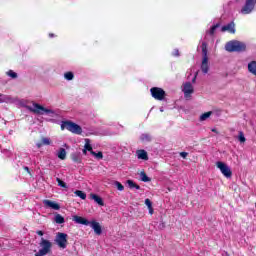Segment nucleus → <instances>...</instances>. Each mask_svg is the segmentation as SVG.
Listing matches in <instances>:
<instances>
[{
  "instance_id": "obj_10",
  "label": "nucleus",
  "mask_w": 256,
  "mask_h": 256,
  "mask_svg": "<svg viewBox=\"0 0 256 256\" xmlns=\"http://www.w3.org/2000/svg\"><path fill=\"white\" fill-rule=\"evenodd\" d=\"M43 204L45 205V207L54 209V211H59V209H61V206L57 202L51 200H43Z\"/></svg>"
},
{
  "instance_id": "obj_25",
  "label": "nucleus",
  "mask_w": 256,
  "mask_h": 256,
  "mask_svg": "<svg viewBox=\"0 0 256 256\" xmlns=\"http://www.w3.org/2000/svg\"><path fill=\"white\" fill-rule=\"evenodd\" d=\"M127 184L130 187V189H141V187L137 185L135 182H133V180H128Z\"/></svg>"
},
{
  "instance_id": "obj_24",
  "label": "nucleus",
  "mask_w": 256,
  "mask_h": 256,
  "mask_svg": "<svg viewBox=\"0 0 256 256\" xmlns=\"http://www.w3.org/2000/svg\"><path fill=\"white\" fill-rule=\"evenodd\" d=\"M216 167L220 169L221 173L225 175V163L223 162H216Z\"/></svg>"
},
{
  "instance_id": "obj_4",
  "label": "nucleus",
  "mask_w": 256,
  "mask_h": 256,
  "mask_svg": "<svg viewBox=\"0 0 256 256\" xmlns=\"http://www.w3.org/2000/svg\"><path fill=\"white\" fill-rule=\"evenodd\" d=\"M65 129L70 131V133H74L75 135H81L83 133V128L72 121H62L61 130L65 131Z\"/></svg>"
},
{
  "instance_id": "obj_42",
  "label": "nucleus",
  "mask_w": 256,
  "mask_h": 256,
  "mask_svg": "<svg viewBox=\"0 0 256 256\" xmlns=\"http://www.w3.org/2000/svg\"><path fill=\"white\" fill-rule=\"evenodd\" d=\"M148 210H149L150 215H153V206H150V208H148Z\"/></svg>"
},
{
  "instance_id": "obj_44",
  "label": "nucleus",
  "mask_w": 256,
  "mask_h": 256,
  "mask_svg": "<svg viewBox=\"0 0 256 256\" xmlns=\"http://www.w3.org/2000/svg\"><path fill=\"white\" fill-rule=\"evenodd\" d=\"M87 151H88V150L84 148V149H83V154H84V155H87Z\"/></svg>"
},
{
  "instance_id": "obj_14",
  "label": "nucleus",
  "mask_w": 256,
  "mask_h": 256,
  "mask_svg": "<svg viewBox=\"0 0 256 256\" xmlns=\"http://www.w3.org/2000/svg\"><path fill=\"white\" fill-rule=\"evenodd\" d=\"M136 155L138 159H142L143 161H149V155L147 154V151L145 150H138L136 152Z\"/></svg>"
},
{
  "instance_id": "obj_50",
  "label": "nucleus",
  "mask_w": 256,
  "mask_h": 256,
  "mask_svg": "<svg viewBox=\"0 0 256 256\" xmlns=\"http://www.w3.org/2000/svg\"><path fill=\"white\" fill-rule=\"evenodd\" d=\"M226 256H228V255L226 254Z\"/></svg>"
},
{
  "instance_id": "obj_18",
  "label": "nucleus",
  "mask_w": 256,
  "mask_h": 256,
  "mask_svg": "<svg viewBox=\"0 0 256 256\" xmlns=\"http://www.w3.org/2000/svg\"><path fill=\"white\" fill-rule=\"evenodd\" d=\"M54 221L58 225H61V224L65 223V218H63V216H61V214H56L55 218H54Z\"/></svg>"
},
{
  "instance_id": "obj_32",
  "label": "nucleus",
  "mask_w": 256,
  "mask_h": 256,
  "mask_svg": "<svg viewBox=\"0 0 256 256\" xmlns=\"http://www.w3.org/2000/svg\"><path fill=\"white\" fill-rule=\"evenodd\" d=\"M91 155H93V157H96V159H103V153L102 152L96 153L95 151H91Z\"/></svg>"
},
{
  "instance_id": "obj_31",
  "label": "nucleus",
  "mask_w": 256,
  "mask_h": 256,
  "mask_svg": "<svg viewBox=\"0 0 256 256\" xmlns=\"http://www.w3.org/2000/svg\"><path fill=\"white\" fill-rule=\"evenodd\" d=\"M114 185H115L116 189H118V191H123L125 189V186H123V184H121V182H119V181H115Z\"/></svg>"
},
{
  "instance_id": "obj_3",
  "label": "nucleus",
  "mask_w": 256,
  "mask_h": 256,
  "mask_svg": "<svg viewBox=\"0 0 256 256\" xmlns=\"http://www.w3.org/2000/svg\"><path fill=\"white\" fill-rule=\"evenodd\" d=\"M245 49H247L245 43L237 40L229 41L226 44V51H229L230 53H241L245 51Z\"/></svg>"
},
{
  "instance_id": "obj_11",
  "label": "nucleus",
  "mask_w": 256,
  "mask_h": 256,
  "mask_svg": "<svg viewBox=\"0 0 256 256\" xmlns=\"http://www.w3.org/2000/svg\"><path fill=\"white\" fill-rule=\"evenodd\" d=\"M73 221H75V223H78L79 225H86L89 226L91 225V222L81 216H73Z\"/></svg>"
},
{
  "instance_id": "obj_20",
  "label": "nucleus",
  "mask_w": 256,
  "mask_h": 256,
  "mask_svg": "<svg viewBox=\"0 0 256 256\" xmlns=\"http://www.w3.org/2000/svg\"><path fill=\"white\" fill-rule=\"evenodd\" d=\"M91 199H93L95 201V203H97L98 205H103V199L99 196H97L96 194H91L90 195Z\"/></svg>"
},
{
  "instance_id": "obj_22",
  "label": "nucleus",
  "mask_w": 256,
  "mask_h": 256,
  "mask_svg": "<svg viewBox=\"0 0 256 256\" xmlns=\"http://www.w3.org/2000/svg\"><path fill=\"white\" fill-rule=\"evenodd\" d=\"M225 31H229L230 33H235V23L231 22L230 24L226 25Z\"/></svg>"
},
{
  "instance_id": "obj_37",
  "label": "nucleus",
  "mask_w": 256,
  "mask_h": 256,
  "mask_svg": "<svg viewBox=\"0 0 256 256\" xmlns=\"http://www.w3.org/2000/svg\"><path fill=\"white\" fill-rule=\"evenodd\" d=\"M72 160L75 162V163H79L80 159L78 158L77 155H72Z\"/></svg>"
},
{
  "instance_id": "obj_43",
  "label": "nucleus",
  "mask_w": 256,
  "mask_h": 256,
  "mask_svg": "<svg viewBox=\"0 0 256 256\" xmlns=\"http://www.w3.org/2000/svg\"><path fill=\"white\" fill-rule=\"evenodd\" d=\"M37 235H40V237H43V231L41 230L37 231Z\"/></svg>"
},
{
  "instance_id": "obj_23",
  "label": "nucleus",
  "mask_w": 256,
  "mask_h": 256,
  "mask_svg": "<svg viewBox=\"0 0 256 256\" xmlns=\"http://www.w3.org/2000/svg\"><path fill=\"white\" fill-rule=\"evenodd\" d=\"M141 141H143L144 143H149L151 141V135L149 134H142L140 136Z\"/></svg>"
},
{
  "instance_id": "obj_8",
  "label": "nucleus",
  "mask_w": 256,
  "mask_h": 256,
  "mask_svg": "<svg viewBox=\"0 0 256 256\" xmlns=\"http://www.w3.org/2000/svg\"><path fill=\"white\" fill-rule=\"evenodd\" d=\"M256 0H246L244 7L241 9L243 15H249L255 9Z\"/></svg>"
},
{
  "instance_id": "obj_35",
  "label": "nucleus",
  "mask_w": 256,
  "mask_h": 256,
  "mask_svg": "<svg viewBox=\"0 0 256 256\" xmlns=\"http://www.w3.org/2000/svg\"><path fill=\"white\" fill-rule=\"evenodd\" d=\"M145 205L149 208L153 207V203L149 198L145 199Z\"/></svg>"
},
{
  "instance_id": "obj_15",
  "label": "nucleus",
  "mask_w": 256,
  "mask_h": 256,
  "mask_svg": "<svg viewBox=\"0 0 256 256\" xmlns=\"http://www.w3.org/2000/svg\"><path fill=\"white\" fill-rule=\"evenodd\" d=\"M57 157L62 161H65V159H67V151L64 148H60L58 150Z\"/></svg>"
},
{
  "instance_id": "obj_9",
  "label": "nucleus",
  "mask_w": 256,
  "mask_h": 256,
  "mask_svg": "<svg viewBox=\"0 0 256 256\" xmlns=\"http://www.w3.org/2000/svg\"><path fill=\"white\" fill-rule=\"evenodd\" d=\"M182 91L184 93V97L186 99H189V97H191V95H193L195 90H194L193 84H191V82H186L183 84Z\"/></svg>"
},
{
  "instance_id": "obj_34",
  "label": "nucleus",
  "mask_w": 256,
  "mask_h": 256,
  "mask_svg": "<svg viewBox=\"0 0 256 256\" xmlns=\"http://www.w3.org/2000/svg\"><path fill=\"white\" fill-rule=\"evenodd\" d=\"M43 145H51V140L49 138H42Z\"/></svg>"
},
{
  "instance_id": "obj_21",
  "label": "nucleus",
  "mask_w": 256,
  "mask_h": 256,
  "mask_svg": "<svg viewBox=\"0 0 256 256\" xmlns=\"http://www.w3.org/2000/svg\"><path fill=\"white\" fill-rule=\"evenodd\" d=\"M64 79H66V81H73V79H75V75L73 72H66L64 73Z\"/></svg>"
},
{
  "instance_id": "obj_2",
  "label": "nucleus",
  "mask_w": 256,
  "mask_h": 256,
  "mask_svg": "<svg viewBox=\"0 0 256 256\" xmlns=\"http://www.w3.org/2000/svg\"><path fill=\"white\" fill-rule=\"evenodd\" d=\"M207 45V40L202 41L200 45L202 51L201 71L202 73H204V75H207L209 73V56L207 54Z\"/></svg>"
},
{
  "instance_id": "obj_27",
  "label": "nucleus",
  "mask_w": 256,
  "mask_h": 256,
  "mask_svg": "<svg viewBox=\"0 0 256 256\" xmlns=\"http://www.w3.org/2000/svg\"><path fill=\"white\" fill-rule=\"evenodd\" d=\"M75 195H77V197H80V199H87V194H85V192L81 190H76Z\"/></svg>"
},
{
  "instance_id": "obj_16",
  "label": "nucleus",
  "mask_w": 256,
  "mask_h": 256,
  "mask_svg": "<svg viewBox=\"0 0 256 256\" xmlns=\"http://www.w3.org/2000/svg\"><path fill=\"white\" fill-rule=\"evenodd\" d=\"M248 71L249 73H251L252 75H255L256 77V61H251L248 64Z\"/></svg>"
},
{
  "instance_id": "obj_29",
  "label": "nucleus",
  "mask_w": 256,
  "mask_h": 256,
  "mask_svg": "<svg viewBox=\"0 0 256 256\" xmlns=\"http://www.w3.org/2000/svg\"><path fill=\"white\" fill-rule=\"evenodd\" d=\"M140 177L141 181H143L144 183H148V181H151V179L147 176V174H145V172H141Z\"/></svg>"
},
{
  "instance_id": "obj_7",
  "label": "nucleus",
  "mask_w": 256,
  "mask_h": 256,
  "mask_svg": "<svg viewBox=\"0 0 256 256\" xmlns=\"http://www.w3.org/2000/svg\"><path fill=\"white\" fill-rule=\"evenodd\" d=\"M150 93L157 101H163V99H165V90L162 88L153 87L150 89Z\"/></svg>"
},
{
  "instance_id": "obj_39",
  "label": "nucleus",
  "mask_w": 256,
  "mask_h": 256,
  "mask_svg": "<svg viewBox=\"0 0 256 256\" xmlns=\"http://www.w3.org/2000/svg\"><path fill=\"white\" fill-rule=\"evenodd\" d=\"M55 37H57V35H55L54 33H50L48 35V39H55Z\"/></svg>"
},
{
  "instance_id": "obj_47",
  "label": "nucleus",
  "mask_w": 256,
  "mask_h": 256,
  "mask_svg": "<svg viewBox=\"0 0 256 256\" xmlns=\"http://www.w3.org/2000/svg\"><path fill=\"white\" fill-rule=\"evenodd\" d=\"M160 111H161V113H163V111H164V110H163V107L160 108Z\"/></svg>"
},
{
  "instance_id": "obj_46",
  "label": "nucleus",
  "mask_w": 256,
  "mask_h": 256,
  "mask_svg": "<svg viewBox=\"0 0 256 256\" xmlns=\"http://www.w3.org/2000/svg\"><path fill=\"white\" fill-rule=\"evenodd\" d=\"M3 97L2 94H0V98ZM0 103H3V99H0Z\"/></svg>"
},
{
  "instance_id": "obj_28",
  "label": "nucleus",
  "mask_w": 256,
  "mask_h": 256,
  "mask_svg": "<svg viewBox=\"0 0 256 256\" xmlns=\"http://www.w3.org/2000/svg\"><path fill=\"white\" fill-rule=\"evenodd\" d=\"M237 139L240 143H245V141H247V139L245 138V134L241 131L238 133Z\"/></svg>"
},
{
  "instance_id": "obj_30",
  "label": "nucleus",
  "mask_w": 256,
  "mask_h": 256,
  "mask_svg": "<svg viewBox=\"0 0 256 256\" xmlns=\"http://www.w3.org/2000/svg\"><path fill=\"white\" fill-rule=\"evenodd\" d=\"M6 75L8 77H11V79H17V72L13 71V70H9L6 72Z\"/></svg>"
},
{
  "instance_id": "obj_41",
  "label": "nucleus",
  "mask_w": 256,
  "mask_h": 256,
  "mask_svg": "<svg viewBox=\"0 0 256 256\" xmlns=\"http://www.w3.org/2000/svg\"><path fill=\"white\" fill-rule=\"evenodd\" d=\"M199 72H196L193 79H192V83H195L196 79H197V75H198Z\"/></svg>"
},
{
  "instance_id": "obj_49",
  "label": "nucleus",
  "mask_w": 256,
  "mask_h": 256,
  "mask_svg": "<svg viewBox=\"0 0 256 256\" xmlns=\"http://www.w3.org/2000/svg\"><path fill=\"white\" fill-rule=\"evenodd\" d=\"M212 131H215V129H212Z\"/></svg>"
},
{
  "instance_id": "obj_19",
  "label": "nucleus",
  "mask_w": 256,
  "mask_h": 256,
  "mask_svg": "<svg viewBox=\"0 0 256 256\" xmlns=\"http://www.w3.org/2000/svg\"><path fill=\"white\" fill-rule=\"evenodd\" d=\"M84 149H86V151H89L90 153L91 151H93V147L91 146V140L89 138L85 139Z\"/></svg>"
},
{
  "instance_id": "obj_5",
  "label": "nucleus",
  "mask_w": 256,
  "mask_h": 256,
  "mask_svg": "<svg viewBox=\"0 0 256 256\" xmlns=\"http://www.w3.org/2000/svg\"><path fill=\"white\" fill-rule=\"evenodd\" d=\"M67 234L63 232H58L55 238V243L60 247V249H67Z\"/></svg>"
},
{
  "instance_id": "obj_36",
  "label": "nucleus",
  "mask_w": 256,
  "mask_h": 256,
  "mask_svg": "<svg viewBox=\"0 0 256 256\" xmlns=\"http://www.w3.org/2000/svg\"><path fill=\"white\" fill-rule=\"evenodd\" d=\"M180 53H179V49H174L173 52H172V56L173 57H180Z\"/></svg>"
},
{
  "instance_id": "obj_1",
  "label": "nucleus",
  "mask_w": 256,
  "mask_h": 256,
  "mask_svg": "<svg viewBox=\"0 0 256 256\" xmlns=\"http://www.w3.org/2000/svg\"><path fill=\"white\" fill-rule=\"evenodd\" d=\"M26 109H28V111H30L31 113H34V115H50V117H53V115H55V111H53L52 109H48L43 107L41 104L36 103V102H32L30 104H27Z\"/></svg>"
},
{
  "instance_id": "obj_38",
  "label": "nucleus",
  "mask_w": 256,
  "mask_h": 256,
  "mask_svg": "<svg viewBox=\"0 0 256 256\" xmlns=\"http://www.w3.org/2000/svg\"><path fill=\"white\" fill-rule=\"evenodd\" d=\"M187 155H188L187 152H181L180 153V157H182L183 159H187Z\"/></svg>"
},
{
  "instance_id": "obj_13",
  "label": "nucleus",
  "mask_w": 256,
  "mask_h": 256,
  "mask_svg": "<svg viewBox=\"0 0 256 256\" xmlns=\"http://www.w3.org/2000/svg\"><path fill=\"white\" fill-rule=\"evenodd\" d=\"M219 29H220V31H222V33H224V31H225V25H222V26H221L220 23H216V24H214V25H212V26L210 27L209 33H215L216 31H219Z\"/></svg>"
},
{
  "instance_id": "obj_12",
  "label": "nucleus",
  "mask_w": 256,
  "mask_h": 256,
  "mask_svg": "<svg viewBox=\"0 0 256 256\" xmlns=\"http://www.w3.org/2000/svg\"><path fill=\"white\" fill-rule=\"evenodd\" d=\"M89 225L94 230L96 235H101L102 230H101V224H99V222L92 221V222H90Z\"/></svg>"
},
{
  "instance_id": "obj_40",
  "label": "nucleus",
  "mask_w": 256,
  "mask_h": 256,
  "mask_svg": "<svg viewBox=\"0 0 256 256\" xmlns=\"http://www.w3.org/2000/svg\"><path fill=\"white\" fill-rule=\"evenodd\" d=\"M205 39H212V40H213V34H212V33L208 34V35L205 37Z\"/></svg>"
},
{
  "instance_id": "obj_45",
  "label": "nucleus",
  "mask_w": 256,
  "mask_h": 256,
  "mask_svg": "<svg viewBox=\"0 0 256 256\" xmlns=\"http://www.w3.org/2000/svg\"><path fill=\"white\" fill-rule=\"evenodd\" d=\"M42 145H43V144H41V143H37V147H38V149H39V148H41V147H42Z\"/></svg>"
},
{
  "instance_id": "obj_26",
  "label": "nucleus",
  "mask_w": 256,
  "mask_h": 256,
  "mask_svg": "<svg viewBox=\"0 0 256 256\" xmlns=\"http://www.w3.org/2000/svg\"><path fill=\"white\" fill-rule=\"evenodd\" d=\"M232 175H233V172L231 171V168L229 166H225V177L227 179H231Z\"/></svg>"
},
{
  "instance_id": "obj_33",
  "label": "nucleus",
  "mask_w": 256,
  "mask_h": 256,
  "mask_svg": "<svg viewBox=\"0 0 256 256\" xmlns=\"http://www.w3.org/2000/svg\"><path fill=\"white\" fill-rule=\"evenodd\" d=\"M56 181L59 187H63L64 189H67V184L63 180H61L60 178H57Z\"/></svg>"
},
{
  "instance_id": "obj_48",
  "label": "nucleus",
  "mask_w": 256,
  "mask_h": 256,
  "mask_svg": "<svg viewBox=\"0 0 256 256\" xmlns=\"http://www.w3.org/2000/svg\"><path fill=\"white\" fill-rule=\"evenodd\" d=\"M25 170H26V171H29V167H25Z\"/></svg>"
},
{
  "instance_id": "obj_6",
  "label": "nucleus",
  "mask_w": 256,
  "mask_h": 256,
  "mask_svg": "<svg viewBox=\"0 0 256 256\" xmlns=\"http://www.w3.org/2000/svg\"><path fill=\"white\" fill-rule=\"evenodd\" d=\"M40 247L41 249L39 250L38 254L48 255V253H51V248L53 247V244L49 240L41 238Z\"/></svg>"
},
{
  "instance_id": "obj_17",
  "label": "nucleus",
  "mask_w": 256,
  "mask_h": 256,
  "mask_svg": "<svg viewBox=\"0 0 256 256\" xmlns=\"http://www.w3.org/2000/svg\"><path fill=\"white\" fill-rule=\"evenodd\" d=\"M211 115H213L212 111L205 112L200 116L199 121H207Z\"/></svg>"
}]
</instances>
